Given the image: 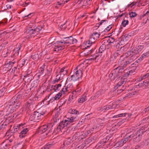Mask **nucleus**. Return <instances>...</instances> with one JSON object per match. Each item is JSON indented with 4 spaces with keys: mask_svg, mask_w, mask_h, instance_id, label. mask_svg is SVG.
<instances>
[{
    "mask_svg": "<svg viewBox=\"0 0 149 149\" xmlns=\"http://www.w3.org/2000/svg\"><path fill=\"white\" fill-rule=\"evenodd\" d=\"M53 144L48 143L45 146L43 147L41 149H49L53 147Z\"/></svg>",
    "mask_w": 149,
    "mask_h": 149,
    "instance_id": "nucleus-29",
    "label": "nucleus"
},
{
    "mask_svg": "<svg viewBox=\"0 0 149 149\" xmlns=\"http://www.w3.org/2000/svg\"><path fill=\"white\" fill-rule=\"evenodd\" d=\"M127 113H125L118 114L117 115L114 116L113 117V118H117L119 117H123L125 116L126 114H127Z\"/></svg>",
    "mask_w": 149,
    "mask_h": 149,
    "instance_id": "nucleus-43",
    "label": "nucleus"
},
{
    "mask_svg": "<svg viewBox=\"0 0 149 149\" xmlns=\"http://www.w3.org/2000/svg\"><path fill=\"white\" fill-rule=\"evenodd\" d=\"M16 62V61L15 60H13L12 61H10L7 63L6 64V65H8L9 67L11 68Z\"/></svg>",
    "mask_w": 149,
    "mask_h": 149,
    "instance_id": "nucleus-41",
    "label": "nucleus"
},
{
    "mask_svg": "<svg viewBox=\"0 0 149 149\" xmlns=\"http://www.w3.org/2000/svg\"><path fill=\"white\" fill-rule=\"evenodd\" d=\"M27 60L26 59L24 58L22 61V63L19 64V66L21 67H22L26 63V62Z\"/></svg>",
    "mask_w": 149,
    "mask_h": 149,
    "instance_id": "nucleus-58",
    "label": "nucleus"
},
{
    "mask_svg": "<svg viewBox=\"0 0 149 149\" xmlns=\"http://www.w3.org/2000/svg\"><path fill=\"white\" fill-rule=\"evenodd\" d=\"M37 82L34 81L31 84V88H35L37 86Z\"/></svg>",
    "mask_w": 149,
    "mask_h": 149,
    "instance_id": "nucleus-60",
    "label": "nucleus"
},
{
    "mask_svg": "<svg viewBox=\"0 0 149 149\" xmlns=\"http://www.w3.org/2000/svg\"><path fill=\"white\" fill-rule=\"evenodd\" d=\"M65 48V45H57L55 46L53 49L54 51L60 52L61 50Z\"/></svg>",
    "mask_w": 149,
    "mask_h": 149,
    "instance_id": "nucleus-22",
    "label": "nucleus"
},
{
    "mask_svg": "<svg viewBox=\"0 0 149 149\" xmlns=\"http://www.w3.org/2000/svg\"><path fill=\"white\" fill-rule=\"evenodd\" d=\"M74 72L76 75L79 77V79L81 78L82 75V72L81 70H78L77 69H75L74 70Z\"/></svg>",
    "mask_w": 149,
    "mask_h": 149,
    "instance_id": "nucleus-25",
    "label": "nucleus"
},
{
    "mask_svg": "<svg viewBox=\"0 0 149 149\" xmlns=\"http://www.w3.org/2000/svg\"><path fill=\"white\" fill-rule=\"evenodd\" d=\"M81 133L80 132H77L72 137V139L73 141L76 140L78 139V140L80 139V136Z\"/></svg>",
    "mask_w": 149,
    "mask_h": 149,
    "instance_id": "nucleus-28",
    "label": "nucleus"
},
{
    "mask_svg": "<svg viewBox=\"0 0 149 149\" xmlns=\"http://www.w3.org/2000/svg\"><path fill=\"white\" fill-rule=\"evenodd\" d=\"M62 93L59 92L54 97L55 98L56 100H57L59 99L62 96Z\"/></svg>",
    "mask_w": 149,
    "mask_h": 149,
    "instance_id": "nucleus-53",
    "label": "nucleus"
},
{
    "mask_svg": "<svg viewBox=\"0 0 149 149\" xmlns=\"http://www.w3.org/2000/svg\"><path fill=\"white\" fill-rule=\"evenodd\" d=\"M21 96L20 95H16L10 100L7 103V105L9 107H11L14 104L20 102Z\"/></svg>",
    "mask_w": 149,
    "mask_h": 149,
    "instance_id": "nucleus-7",
    "label": "nucleus"
},
{
    "mask_svg": "<svg viewBox=\"0 0 149 149\" xmlns=\"http://www.w3.org/2000/svg\"><path fill=\"white\" fill-rule=\"evenodd\" d=\"M34 101L31 99L28 98L26 100V102L25 104L24 107L26 109H29L32 111L34 109L33 104Z\"/></svg>",
    "mask_w": 149,
    "mask_h": 149,
    "instance_id": "nucleus-9",
    "label": "nucleus"
},
{
    "mask_svg": "<svg viewBox=\"0 0 149 149\" xmlns=\"http://www.w3.org/2000/svg\"><path fill=\"white\" fill-rule=\"evenodd\" d=\"M129 36L128 34H125L122 35L120 39H121V41L125 42L128 40Z\"/></svg>",
    "mask_w": 149,
    "mask_h": 149,
    "instance_id": "nucleus-30",
    "label": "nucleus"
},
{
    "mask_svg": "<svg viewBox=\"0 0 149 149\" xmlns=\"http://www.w3.org/2000/svg\"><path fill=\"white\" fill-rule=\"evenodd\" d=\"M21 47V45L19 44L17 45L15 48L14 49L13 53L14 56L15 57L17 56H18L19 53V50Z\"/></svg>",
    "mask_w": 149,
    "mask_h": 149,
    "instance_id": "nucleus-19",
    "label": "nucleus"
},
{
    "mask_svg": "<svg viewBox=\"0 0 149 149\" xmlns=\"http://www.w3.org/2000/svg\"><path fill=\"white\" fill-rule=\"evenodd\" d=\"M22 115V113H17L16 114H15V115L13 116H9L8 117L6 118L7 121H8L9 123H11L13 121V118L15 116V118H19Z\"/></svg>",
    "mask_w": 149,
    "mask_h": 149,
    "instance_id": "nucleus-13",
    "label": "nucleus"
},
{
    "mask_svg": "<svg viewBox=\"0 0 149 149\" xmlns=\"http://www.w3.org/2000/svg\"><path fill=\"white\" fill-rule=\"evenodd\" d=\"M139 65V61L138 60H137L131 65V67L134 68V69L135 70L136 69V68Z\"/></svg>",
    "mask_w": 149,
    "mask_h": 149,
    "instance_id": "nucleus-35",
    "label": "nucleus"
},
{
    "mask_svg": "<svg viewBox=\"0 0 149 149\" xmlns=\"http://www.w3.org/2000/svg\"><path fill=\"white\" fill-rule=\"evenodd\" d=\"M129 21L128 20L125 19V18H124L123 19L121 24L123 27H125L126 25H127Z\"/></svg>",
    "mask_w": 149,
    "mask_h": 149,
    "instance_id": "nucleus-42",
    "label": "nucleus"
},
{
    "mask_svg": "<svg viewBox=\"0 0 149 149\" xmlns=\"http://www.w3.org/2000/svg\"><path fill=\"white\" fill-rule=\"evenodd\" d=\"M66 100L64 98H62L60 100V102L62 105L64 104L66 102Z\"/></svg>",
    "mask_w": 149,
    "mask_h": 149,
    "instance_id": "nucleus-64",
    "label": "nucleus"
},
{
    "mask_svg": "<svg viewBox=\"0 0 149 149\" xmlns=\"http://www.w3.org/2000/svg\"><path fill=\"white\" fill-rule=\"evenodd\" d=\"M79 79V77H78L74 73L73 74L71 75L70 77H68L67 78L66 81L65 85L66 84L67 82L68 81H70L72 80L74 81H76Z\"/></svg>",
    "mask_w": 149,
    "mask_h": 149,
    "instance_id": "nucleus-16",
    "label": "nucleus"
},
{
    "mask_svg": "<svg viewBox=\"0 0 149 149\" xmlns=\"http://www.w3.org/2000/svg\"><path fill=\"white\" fill-rule=\"evenodd\" d=\"M149 84V82L147 81L146 80H145L143 82V83H139L138 85H136V87L138 88L139 87V88L144 87L146 86H148Z\"/></svg>",
    "mask_w": 149,
    "mask_h": 149,
    "instance_id": "nucleus-23",
    "label": "nucleus"
},
{
    "mask_svg": "<svg viewBox=\"0 0 149 149\" xmlns=\"http://www.w3.org/2000/svg\"><path fill=\"white\" fill-rule=\"evenodd\" d=\"M73 86L72 84H68L66 86V87L68 90V91L70 92L71 90L73 88Z\"/></svg>",
    "mask_w": 149,
    "mask_h": 149,
    "instance_id": "nucleus-47",
    "label": "nucleus"
},
{
    "mask_svg": "<svg viewBox=\"0 0 149 149\" xmlns=\"http://www.w3.org/2000/svg\"><path fill=\"white\" fill-rule=\"evenodd\" d=\"M41 118L40 114L38 112L35 111L30 116L29 119L31 121L38 122V120Z\"/></svg>",
    "mask_w": 149,
    "mask_h": 149,
    "instance_id": "nucleus-10",
    "label": "nucleus"
},
{
    "mask_svg": "<svg viewBox=\"0 0 149 149\" xmlns=\"http://www.w3.org/2000/svg\"><path fill=\"white\" fill-rule=\"evenodd\" d=\"M20 102H18V103H16L15 104H14L11 107H8V108L10 109V113H13L18 109L20 107Z\"/></svg>",
    "mask_w": 149,
    "mask_h": 149,
    "instance_id": "nucleus-14",
    "label": "nucleus"
},
{
    "mask_svg": "<svg viewBox=\"0 0 149 149\" xmlns=\"http://www.w3.org/2000/svg\"><path fill=\"white\" fill-rule=\"evenodd\" d=\"M132 62V61L128 58L125 61H124L122 64L121 66L122 67V68L121 67V69H123V70L124 68L126 67L127 65L131 64Z\"/></svg>",
    "mask_w": 149,
    "mask_h": 149,
    "instance_id": "nucleus-20",
    "label": "nucleus"
},
{
    "mask_svg": "<svg viewBox=\"0 0 149 149\" xmlns=\"http://www.w3.org/2000/svg\"><path fill=\"white\" fill-rule=\"evenodd\" d=\"M120 42L118 43L116 45V48L117 49H122L123 51H126L129 47V45L128 44L125 45L123 47L121 46L120 45Z\"/></svg>",
    "mask_w": 149,
    "mask_h": 149,
    "instance_id": "nucleus-17",
    "label": "nucleus"
},
{
    "mask_svg": "<svg viewBox=\"0 0 149 149\" xmlns=\"http://www.w3.org/2000/svg\"><path fill=\"white\" fill-rule=\"evenodd\" d=\"M107 106H104L101 107H99L98 108V111H101L104 112L106 111L107 110Z\"/></svg>",
    "mask_w": 149,
    "mask_h": 149,
    "instance_id": "nucleus-44",
    "label": "nucleus"
},
{
    "mask_svg": "<svg viewBox=\"0 0 149 149\" xmlns=\"http://www.w3.org/2000/svg\"><path fill=\"white\" fill-rule=\"evenodd\" d=\"M6 89L5 87H3L0 90V97L4 95V93L6 91Z\"/></svg>",
    "mask_w": 149,
    "mask_h": 149,
    "instance_id": "nucleus-51",
    "label": "nucleus"
},
{
    "mask_svg": "<svg viewBox=\"0 0 149 149\" xmlns=\"http://www.w3.org/2000/svg\"><path fill=\"white\" fill-rule=\"evenodd\" d=\"M107 106V110H108L109 109L114 108L115 107V106H113V104H110Z\"/></svg>",
    "mask_w": 149,
    "mask_h": 149,
    "instance_id": "nucleus-61",
    "label": "nucleus"
},
{
    "mask_svg": "<svg viewBox=\"0 0 149 149\" xmlns=\"http://www.w3.org/2000/svg\"><path fill=\"white\" fill-rule=\"evenodd\" d=\"M86 146V147H88V145L86 146L85 143H83L82 144L79 146L78 147L74 148V149H83L84 147Z\"/></svg>",
    "mask_w": 149,
    "mask_h": 149,
    "instance_id": "nucleus-50",
    "label": "nucleus"
},
{
    "mask_svg": "<svg viewBox=\"0 0 149 149\" xmlns=\"http://www.w3.org/2000/svg\"><path fill=\"white\" fill-rule=\"evenodd\" d=\"M63 41L64 42V45L67 46H68L70 45L75 44L77 42V39L72 36L64 38Z\"/></svg>",
    "mask_w": 149,
    "mask_h": 149,
    "instance_id": "nucleus-8",
    "label": "nucleus"
},
{
    "mask_svg": "<svg viewBox=\"0 0 149 149\" xmlns=\"http://www.w3.org/2000/svg\"><path fill=\"white\" fill-rule=\"evenodd\" d=\"M29 130L27 128H25L23 129V130L21 131L19 134V137L21 138H23L25 136V135L27 132Z\"/></svg>",
    "mask_w": 149,
    "mask_h": 149,
    "instance_id": "nucleus-21",
    "label": "nucleus"
},
{
    "mask_svg": "<svg viewBox=\"0 0 149 149\" xmlns=\"http://www.w3.org/2000/svg\"><path fill=\"white\" fill-rule=\"evenodd\" d=\"M149 56V50L146 53L143 54L140 57V58L142 60L143 58Z\"/></svg>",
    "mask_w": 149,
    "mask_h": 149,
    "instance_id": "nucleus-36",
    "label": "nucleus"
},
{
    "mask_svg": "<svg viewBox=\"0 0 149 149\" xmlns=\"http://www.w3.org/2000/svg\"><path fill=\"white\" fill-rule=\"evenodd\" d=\"M66 85V84H65V86H64L62 88L61 90V92H60V93H62V95L66 94L67 93H70L66 88L65 86Z\"/></svg>",
    "mask_w": 149,
    "mask_h": 149,
    "instance_id": "nucleus-33",
    "label": "nucleus"
},
{
    "mask_svg": "<svg viewBox=\"0 0 149 149\" xmlns=\"http://www.w3.org/2000/svg\"><path fill=\"white\" fill-rule=\"evenodd\" d=\"M94 139L92 137H89L87 139L85 140L84 141V143L86 145H88V144L89 143H92L94 142Z\"/></svg>",
    "mask_w": 149,
    "mask_h": 149,
    "instance_id": "nucleus-24",
    "label": "nucleus"
},
{
    "mask_svg": "<svg viewBox=\"0 0 149 149\" xmlns=\"http://www.w3.org/2000/svg\"><path fill=\"white\" fill-rule=\"evenodd\" d=\"M86 100V96L83 95L81 98H79L78 100V102L80 103H82Z\"/></svg>",
    "mask_w": 149,
    "mask_h": 149,
    "instance_id": "nucleus-34",
    "label": "nucleus"
},
{
    "mask_svg": "<svg viewBox=\"0 0 149 149\" xmlns=\"http://www.w3.org/2000/svg\"><path fill=\"white\" fill-rule=\"evenodd\" d=\"M102 55V54H99L97 53H96L94 55V60H95L96 62L98 60L100 59L101 58V56Z\"/></svg>",
    "mask_w": 149,
    "mask_h": 149,
    "instance_id": "nucleus-32",
    "label": "nucleus"
},
{
    "mask_svg": "<svg viewBox=\"0 0 149 149\" xmlns=\"http://www.w3.org/2000/svg\"><path fill=\"white\" fill-rule=\"evenodd\" d=\"M71 113L72 114H79V111L76 110V109H71Z\"/></svg>",
    "mask_w": 149,
    "mask_h": 149,
    "instance_id": "nucleus-62",
    "label": "nucleus"
},
{
    "mask_svg": "<svg viewBox=\"0 0 149 149\" xmlns=\"http://www.w3.org/2000/svg\"><path fill=\"white\" fill-rule=\"evenodd\" d=\"M68 70L66 68H62L60 70L59 73L56 76V77L59 80H61L63 79L64 75L67 74Z\"/></svg>",
    "mask_w": 149,
    "mask_h": 149,
    "instance_id": "nucleus-11",
    "label": "nucleus"
},
{
    "mask_svg": "<svg viewBox=\"0 0 149 149\" xmlns=\"http://www.w3.org/2000/svg\"><path fill=\"white\" fill-rule=\"evenodd\" d=\"M107 21L106 20H102L100 21V22H99L96 25V26L97 28H98L99 26L102 25L103 23L104 22H107Z\"/></svg>",
    "mask_w": 149,
    "mask_h": 149,
    "instance_id": "nucleus-59",
    "label": "nucleus"
},
{
    "mask_svg": "<svg viewBox=\"0 0 149 149\" xmlns=\"http://www.w3.org/2000/svg\"><path fill=\"white\" fill-rule=\"evenodd\" d=\"M135 50L137 51V54L139 55V53L143 49L144 47L143 45H139L137 47L134 48Z\"/></svg>",
    "mask_w": 149,
    "mask_h": 149,
    "instance_id": "nucleus-31",
    "label": "nucleus"
},
{
    "mask_svg": "<svg viewBox=\"0 0 149 149\" xmlns=\"http://www.w3.org/2000/svg\"><path fill=\"white\" fill-rule=\"evenodd\" d=\"M80 133L81 134L80 136V139H82L85 138L87 136L85 131L80 132Z\"/></svg>",
    "mask_w": 149,
    "mask_h": 149,
    "instance_id": "nucleus-39",
    "label": "nucleus"
},
{
    "mask_svg": "<svg viewBox=\"0 0 149 149\" xmlns=\"http://www.w3.org/2000/svg\"><path fill=\"white\" fill-rule=\"evenodd\" d=\"M120 50H117L112 55L113 56V57H114V58L116 59L117 57L120 55Z\"/></svg>",
    "mask_w": 149,
    "mask_h": 149,
    "instance_id": "nucleus-37",
    "label": "nucleus"
},
{
    "mask_svg": "<svg viewBox=\"0 0 149 149\" xmlns=\"http://www.w3.org/2000/svg\"><path fill=\"white\" fill-rule=\"evenodd\" d=\"M54 91L56 92L59 90L61 86V84H56L54 85Z\"/></svg>",
    "mask_w": 149,
    "mask_h": 149,
    "instance_id": "nucleus-38",
    "label": "nucleus"
},
{
    "mask_svg": "<svg viewBox=\"0 0 149 149\" xmlns=\"http://www.w3.org/2000/svg\"><path fill=\"white\" fill-rule=\"evenodd\" d=\"M71 120L72 123H73L74 122H76L78 120V118L77 116H73L71 117Z\"/></svg>",
    "mask_w": 149,
    "mask_h": 149,
    "instance_id": "nucleus-57",
    "label": "nucleus"
},
{
    "mask_svg": "<svg viewBox=\"0 0 149 149\" xmlns=\"http://www.w3.org/2000/svg\"><path fill=\"white\" fill-rule=\"evenodd\" d=\"M103 91L102 89H100L96 93V96L97 97L102 95L103 93Z\"/></svg>",
    "mask_w": 149,
    "mask_h": 149,
    "instance_id": "nucleus-48",
    "label": "nucleus"
},
{
    "mask_svg": "<svg viewBox=\"0 0 149 149\" xmlns=\"http://www.w3.org/2000/svg\"><path fill=\"white\" fill-rule=\"evenodd\" d=\"M53 125L51 124H49L48 125H45L40 127V130L44 132L48 130L50 128V126H53Z\"/></svg>",
    "mask_w": 149,
    "mask_h": 149,
    "instance_id": "nucleus-15",
    "label": "nucleus"
},
{
    "mask_svg": "<svg viewBox=\"0 0 149 149\" xmlns=\"http://www.w3.org/2000/svg\"><path fill=\"white\" fill-rule=\"evenodd\" d=\"M90 0H89L88 1L87 0H79L78 3L79 4H82L84 5L86 4V3H88V1L89 2Z\"/></svg>",
    "mask_w": 149,
    "mask_h": 149,
    "instance_id": "nucleus-49",
    "label": "nucleus"
},
{
    "mask_svg": "<svg viewBox=\"0 0 149 149\" xmlns=\"http://www.w3.org/2000/svg\"><path fill=\"white\" fill-rule=\"evenodd\" d=\"M113 26V24H111L109 25L104 29V31H102V33L104 32H108L112 28Z\"/></svg>",
    "mask_w": 149,
    "mask_h": 149,
    "instance_id": "nucleus-40",
    "label": "nucleus"
},
{
    "mask_svg": "<svg viewBox=\"0 0 149 149\" xmlns=\"http://www.w3.org/2000/svg\"><path fill=\"white\" fill-rule=\"evenodd\" d=\"M123 71V69H121V67L118 66L114 69L109 75V77L112 81L115 80V81H119L115 86L116 88H118V87L121 86L123 84L125 85L127 82V79L121 77L120 76Z\"/></svg>",
    "mask_w": 149,
    "mask_h": 149,
    "instance_id": "nucleus-1",
    "label": "nucleus"
},
{
    "mask_svg": "<svg viewBox=\"0 0 149 149\" xmlns=\"http://www.w3.org/2000/svg\"><path fill=\"white\" fill-rule=\"evenodd\" d=\"M106 49V46L104 44H102L100 47L98 49L99 54H102L104 52Z\"/></svg>",
    "mask_w": 149,
    "mask_h": 149,
    "instance_id": "nucleus-27",
    "label": "nucleus"
},
{
    "mask_svg": "<svg viewBox=\"0 0 149 149\" xmlns=\"http://www.w3.org/2000/svg\"><path fill=\"white\" fill-rule=\"evenodd\" d=\"M115 41V39L113 37H110L107 40V42L109 43H113Z\"/></svg>",
    "mask_w": 149,
    "mask_h": 149,
    "instance_id": "nucleus-63",
    "label": "nucleus"
},
{
    "mask_svg": "<svg viewBox=\"0 0 149 149\" xmlns=\"http://www.w3.org/2000/svg\"><path fill=\"white\" fill-rule=\"evenodd\" d=\"M135 50L134 48H132L130 50L127 51L125 53V55L126 57H129V59L133 62L138 57L137 51Z\"/></svg>",
    "mask_w": 149,
    "mask_h": 149,
    "instance_id": "nucleus-3",
    "label": "nucleus"
},
{
    "mask_svg": "<svg viewBox=\"0 0 149 149\" xmlns=\"http://www.w3.org/2000/svg\"><path fill=\"white\" fill-rule=\"evenodd\" d=\"M35 27V26L34 25L27 27L26 29V31L24 32L26 34H29L30 36L33 34H35V33L34 30Z\"/></svg>",
    "mask_w": 149,
    "mask_h": 149,
    "instance_id": "nucleus-12",
    "label": "nucleus"
},
{
    "mask_svg": "<svg viewBox=\"0 0 149 149\" xmlns=\"http://www.w3.org/2000/svg\"><path fill=\"white\" fill-rule=\"evenodd\" d=\"M60 115V112L58 111H56L55 113L54 116V118H55L56 121L57 120H58L59 118V116Z\"/></svg>",
    "mask_w": 149,
    "mask_h": 149,
    "instance_id": "nucleus-54",
    "label": "nucleus"
},
{
    "mask_svg": "<svg viewBox=\"0 0 149 149\" xmlns=\"http://www.w3.org/2000/svg\"><path fill=\"white\" fill-rule=\"evenodd\" d=\"M31 58L35 61H37L39 60L40 57L38 54L36 53L32 54L31 56Z\"/></svg>",
    "mask_w": 149,
    "mask_h": 149,
    "instance_id": "nucleus-26",
    "label": "nucleus"
},
{
    "mask_svg": "<svg viewBox=\"0 0 149 149\" xmlns=\"http://www.w3.org/2000/svg\"><path fill=\"white\" fill-rule=\"evenodd\" d=\"M129 15L130 17L133 18L135 17L136 16L137 14L136 12H131L129 13Z\"/></svg>",
    "mask_w": 149,
    "mask_h": 149,
    "instance_id": "nucleus-56",
    "label": "nucleus"
},
{
    "mask_svg": "<svg viewBox=\"0 0 149 149\" xmlns=\"http://www.w3.org/2000/svg\"><path fill=\"white\" fill-rule=\"evenodd\" d=\"M9 141L8 139L5 140L1 145L0 146L4 148V149L9 148V147L11 146L10 143H9Z\"/></svg>",
    "mask_w": 149,
    "mask_h": 149,
    "instance_id": "nucleus-18",
    "label": "nucleus"
},
{
    "mask_svg": "<svg viewBox=\"0 0 149 149\" xmlns=\"http://www.w3.org/2000/svg\"><path fill=\"white\" fill-rule=\"evenodd\" d=\"M100 35V34L97 32H95L91 33L90 36L89 40L86 42L88 45L87 47H89L93 43H94L95 41L99 38Z\"/></svg>",
    "mask_w": 149,
    "mask_h": 149,
    "instance_id": "nucleus-5",
    "label": "nucleus"
},
{
    "mask_svg": "<svg viewBox=\"0 0 149 149\" xmlns=\"http://www.w3.org/2000/svg\"><path fill=\"white\" fill-rule=\"evenodd\" d=\"M10 123H9L8 121H7V120L6 119L5 121L3 123V124L5 125H7V126L8 127H10L12 126V125L10 124Z\"/></svg>",
    "mask_w": 149,
    "mask_h": 149,
    "instance_id": "nucleus-55",
    "label": "nucleus"
},
{
    "mask_svg": "<svg viewBox=\"0 0 149 149\" xmlns=\"http://www.w3.org/2000/svg\"><path fill=\"white\" fill-rule=\"evenodd\" d=\"M120 86L118 87V88H117V87H116V88L115 87V88H117L118 89V90H117V91L118 92V94L119 93H121L125 89V88L124 87L123 85V87H122V89L120 88Z\"/></svg>",
    "mask_w": 149,
    "mask_h": 149,
    "instance_id": "nucleus-45",
    "label": "nucleus"
},
{
    "mask_svg": "<svg viewBox=\"0 0 149 149\" xmlns=\"http://www.w3.org/2000/svg\"><path fill=\"white\" fill-rule=\"evenodd\" d=\"M145 132L144 129H141L133 134L132 140L134 143L139 142L141 139L142 136Z\"/></svg>",
    "mask_w": 149,
    "mask_h": 149,
    "instance_id": "nucleus-4",
    "label": "nucleus"
},
{
    "mask_svg": "<svg viewBox=\"0 0 149 149\" xmlns=\"http://www.w3.org/2000/svg\"><path fill=\"white\" fill-rule=\"evenodd\" d=\"M42 28L43 27L41 26H38L36 28H34V30L35 33H36V32H39L40 30H42Z\"/></svg>",
    "mask_w": 149,
    "mask_h": 149,
    "instance_id": "nucleus-46",
    "label": "nucleus"
},
{
    "mask_svg": "<svg viewBox=\"0 0 149 149\" xmlns=\"http://www.w3.org/2000/svg\"><path fill=\"white\" fill-rule=\"evenodd\" d=\"M54 85H52L51 87L50 86H48L47 88V91H49V89L50 90V91H52V92H54Z\"/></svg>",
    "mask_w": 149,
    "mask_h": 149,
    "instance_id": "nucleus-52",
    "label": "nucleus"
},
{
    "mask_svg": "<svg viewBox=\"0 0 149 149\" xmlns=\"http://www.w3.org/2000/svg\"><path fill=\"white\" fill-rule=\"evenodd\" d=\"M72 123L71 117L63 120L58 125L54 130L53 133H54L55 134L59 133L60 132H61L63 129H66L67 127Z\"/></svg>",
    "mask_w": 149,
    "mask_h": 149,
    "instance_id": "nucleus-2",
    "label": "nucleus"
},
{
    "mask_svg": "<svg viewBox=\"0 0 149 149\" xmlns=\"http://www.w3.org/2000/svg\"><path fill=\"white\" fill-rule=\"evenodd\" d=\"M23 125L20 124L16 126H15L13 127V131L10 130H9L6 132V136H9L10 135V137H11V136H12L13 135V136H14V135L17 132H18L19 133L20 132L19 130H21L22 128H23V127H22Z\"/></svg>",
    "mask_w": 149,
    "mask_h": 149,
    "instance_id": "nucleus-6",
    "label": "nucleus"
}]
</instances>
